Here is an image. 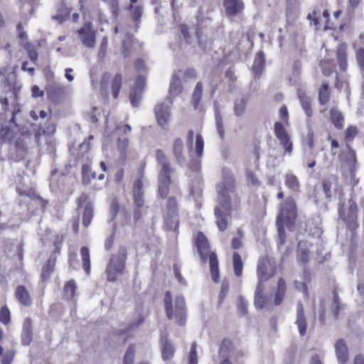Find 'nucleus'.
<instances>
[{
	"label": "nucleus",
	"instance_id": "nucleus-1",
	"mask_svg": "<svg viewBox=\"0 0 364 364\" xmlns=\"http://www.w3.org/2000/svg\"><path fill=\"white\" fill-rule=\"evenodd\" d=\"M218 192L215 215L219 230L224 231L228 228L231 210L240 203V198L235 193V178L230 170H223V181L218 186Z\"/></svg>",
	"mask_w": 364,
	"mask_h": 364
},
{
	"label": "nucleus",
	"instance_id": "nucleus-2",
	"mask_svg": "<svg viewBox=\"0 0 364 364\" xmlns=\"http://www.w3.org/2000/svg\"><path fill=\"white\" fill-rule=\"evenodd\" d=\"M296 218V204L291 198H287L281 205L280 214L277 218L278 234L281 244H284V229L286 225L289 230H292Z\"/></svg>",
	"mask_w": 364,
	"mask_h": 364
},
{
	"label": "nucleus",
	"instance_id": "nucleus-3",
	"mask_svg": "<svg viewBox=\"0 0 364 364\" xmlns=\"http://www.w3.org/2000/svg\"><path fill=\"white\" fill-rule=\"evenodd\" d=\"M257 272L259 282L255 289L254 304L257 309H261L266 304L262 283L267 281L274 274L270 261L267 258L262 259L257 265Z\"/></svg>",
	"mask_w": 364,
	"mask_h": 364
},
{
	"label": "nucleus",
	"instance_id": "nucleus-4",
	"mask_svg": "<svg viewBox=\"0 0 364 364\" xmlns=\"http://www.w3.org/2000/svg\"><path fill=\"white\" fill-rule=\"evenodd\" d=\"M164 305L167 318L169 320L175 319L178 324L183 326L186 319L184 298L182 296H178L175 299L174 306H173L171 293L166 291L164 296Z\"/></svg>",
	"mask_w": 364,
	"mask_h": 364
},
{
	"label": "nucleus",
	"instance_id": "nucleus-5",
	"mask_svg": "<svg viewBox=\"0 0 364 364\" xmlns=\"http://www.w3.org/2000/svg\"><path fill=\"white\" fill-rule=\"evenodd\" d=\"M156 156L158 162L161 166L159 177V191L161 197H166L168 194V186L171 183L169 175L171 168L168 159L161 150L156 151Z\"/></svg>",
	"mask_w": 364,
	"mask_h": 364
},
{
	"label": "nucleus",
	"instance_id": "nucleus-6",
	"mask_svg": "<svg viewBox=\"0 0 364 364\" xmlns=\"http://www.w3.org/2000/svg\"><path fill=\"white\" fill-rule=\"evenodd\" d=\"M127 258V250L121 247L116 256L112 257L106 269L107 280L114 282L117 277L123 273L125 260Z\"/></svg>",
	"mask_w": 364,
	"mask_h": 364
},
{
	"label": "nucleus",
	"instance_id": "nucleus-7",
	"mask_svg": "<svg viewBox=\"0 0 364 364\" xmlns=\"http://www.w3.org/2000/svg\"><path fill=\"white\" fill-rule=\"evenodd\" d=\"M121 83L122 76L120 75L112 76L109 73H105L101 82V91L105 95H107L109 91H112L114 98H117Z\"/></svg>",
	"mask_w": 364,
	"mask_h": 364
},
{
	"label": "nucleus",
	"instance_id": "nucleus-8",
	"mask_svg": "<svg viewBox=\"0 0 364 364\" xmlns=\"http://www.w3.org/2000/svg\"><path fill=\"white\" fill-rule=\"evenodd\" d=\"M78 37L82 44L89 48H92L96 43V32L92 23L87 22L77 31Z\"/></svg>",
	"mask_w": 364,
	"mask_h": 364
},
{
	"label": "nucleus",
	"instance_id": "nucleus-9",
	"mask_svg": "<svg viewBox=\"0 0 364 364\" xmlns=\"http://www.w3.org/2000/svg\"><path fill=\"white\" fill-rule=\"evenodd\" d=\"M178 222L177 202L175 198H171L167 203V213L165 217L167 229L176 232L178 229Z\"/></svg>",
	"mask_w": 364,
	"mask_h": 364
},
{
	"label": "nucleus",
	"instance_id": "nucleus-10",
	"mask_svg": "<svg viewBox=\"0 0 364 364\" xmlns=\"http://www.w3.org/2000/svg\"><path fill=\"white\" fill-rule=\"evenodd\" d=\"M155 114L159 125L163 129H167L171 119L169 105H158L155 108Z\"/></svg>",
	"mask_w": 364,
	"mask_h": 364
},
{
	"label": "nucleus",
	"instance_id": "nucleus-11",
	"mask_svg": "<svg viewBox=\"0 0 364 364\" xmlns=\"http://www.w3.org/2000/svg\"><path fill=\"white\" fill-rule=\"evenodd\" d=\"M144 87L145 77L139 74L136 77L134 88L130 94V102L133 107H137L139 105Z\"/></svg>",
	"mask_w": 364,
	"mask_h": 364
},
{
	"label": "nucleus",
	"instance_id": "nucleus-12",
	"mask_svg": "<svg viewBox=\"0 0 364 364\" xmlns=\"http://www.w3.org/2000/svg\"><path fill=\"white\" fill-rule=\"evenodd\" d=\"M314 16L311 23H314L317 30H328L332 29L333 23L329 21L330 14L327 11H324L322 15L317 16L316 13L314 12L312 15H309L311 18Z\"/></svg>",
	"mask_w": 364,
	"mask_h": 364
},
{
	"label": "nucleus",
	"instance_id": "nucleus-13",
	"mask_svg": "<svg viewBox=\"0 0 364 364\" xmlns=\"http://www.w3.org/2000/svg\"><path fill=\"white\" fill-rule=\"evenodd\" d=\"M196 245L202 259L206 262L209 259V255L214 254L210 250V245L206 237L202 233L198 232L196 240Z\"/></svg>",
	"mask_w": 364,
	"mask_h": 364
},
{
	"label": "nucleus",
	"instance_id": "nucleus-14",
	"mask_svg": "<svg viewBox=\"0 0 364 364\" xmlns=\"http://www.w3.org/2000/svg\"><path fill=\"white\" fill-rule=\"evenodd\" d=\"M223 6L228 16H235L242 12L244 3L242 0H224Z\"/></svg>",
	"mask_w": 364,
	"mask_h": 364
},
{
	"label": "nucleus",
	"instance_id": "nucleus-15",
	"mask_svg": "<svg viewBox=\"0 0 364 364\" xmlns=\"http://www.w3.org/2000/svg\"><path fill=\"white\" fill-rule=\"evenodd\" d=\"M334 347L338 364H347L349 354L346 342L343 339H340L335 343Z\"/></svg>",
	"mask_w": 364,
	"mask_h": 364
},
{
	"label": "nucleus",
	"instance_id": "nucleus-16",
	"mask_svg": "<svg viewBox=\"0 0 364 364\" xmlns=\"http://www.w3.org/2000/svg\"><path fill=\"white\" fill-rule=\"evenodd\" d=\"M173 153L178 164L183 165L186 161V151L183 147V143L179 138L176 139L173 141Z\"/></svg>",
	"mask_w": 364,
	"mask_h": 364
},
{
	"label": "nucleus",
	"instance_id": "nucleus-17",
	"mask_svg": "<svg viewBox=\"0 0 364 364\" xmlns=\"http://www.w3.org/2000/svg\"><path fill=\"white\" fill-rule=\"evenodd\" d=\"M311 245L308 241H301L298 245V259L299 262L302 263H306L308 262L311 251L310 248L311 247Z\"/></svg>",
	"mask_w": 364,
	"mask_h": 364
},
{
	"label": "nucleus",
	"instance_id": "nucleus-18",
	"mask_svg": "<svg viewBox=\"0 0 364 364\" xmlns=\"http://www.w3.org/2000/svg\"><path fill=\"white\" fill-rule=\"evenodd\" d=\"M295 324L297 326L300 336H304L306 333V322L304 314V309L301 304L297 306V313L295 319Z\"/></svg>",
	"mask_w": 364,
	"mask_h": 364
},
{
	"label": "nucleus",
	"instance_id": "nucleus-19",
	"mask_svg": "<svg viewBox=\"0 0 364 364\" xmlns=\"http://www.w3.org/2000/svg\"><path fill=\"white\" fill-rule=\"evenodd\" d=\"M232 350V343L230 340H223L219 350L220 355L223 359L220 364H231L229 362V354Z\"/></svg>",
	"mask_w": 364,
	"mask_h": 364
},
{
	"label": "nucleus",
	"instance_id": "nucleus-20",
	"mask_svg": "<svg viewBox=\"0 0 364 364\" xmlns=\"http://www.w3.org/2000/svg\"><path fill=\"white\" fill-rule=\"evenodd\" d=\"M183 90L180 79V73H174L170 84L169 93L173 96H177Z\"/></svg>",
	"mask_w": 364,
	"mask_h": 364
},
{
	"label": "nucleus",
	"instance_id": "nucleus-21",
	"mask_svg": "<svg viewBox=\"0 0 364 364\" xmlns=\"http://www.w3.org/2000/svg\"><path fill=\"white\" fill-rule=\"evenodd\" d=\"M264 63V54L259 51L255 58L252 70L255 77H259L262 72Z\"/></svg>",
	"mask_w": 364,
	"mask_h": 364
},
{
	"label": "nucleus",
	"instance_id": "nucleus-22",
	"mask_svg": "<svg viewBox=\"0 0 364 364\" xmlns=\"http://www.w3.org/2000/svg\"><path fill=\"white\" fill-rule=\"evenodd\" d=\"M298 97L299 99L300 104L308 117H310L313 114V111L311 106V98L306 95L304 92L299 91L298 92Z\"/></svg>",
	"mask_w": 364,
	"mask_h": 364
},
{
	"label": "nucleus",
	"instance_id": "nucleus-23",
	"mask_svg": "<svg viewBox=\"0 0 364 364\" xmlns=\"http://www.w3.org/2000/svg\"><path fill=\"white\" fill-rule=\"evenodd\" d=\"M208 260L212 279L214 282H218L220 280V274L218 269V260L216 255L215 254H210Z\"/></svg>",
	"mask_w": 364,
	"mask_h": 364
},
{
	"label": "nucleus",
	"instance_id": "nucleus-24",
	"mask_svg": "<svg viewBox=\"0 0 364 364\" xmlns=\"http://www.w3.org/2000/svg\"><path fill=\"white\" fill-rule=\"evenodd\" d=\"M286 292V284L284 279L280 278L277 283V288L274 299V304L279 306L282 304Z\"/></svg>",
	"mask_w": 364,
	"mask_h": 364
},
{
	"label": "nucleus",
	"instance_id": "nucleus-25",
	"mask_svg": "<svg viewBox=\"0 0 364 364\" xmlns=\"http://www.w3.org/2000/svg\"><path fill=\"white\" fill-rule=\"evenodd\" d=\"M339 213L343 218H348L351 220L355 218L356 204L353 200L348 201V209H346L344 205H341L339 208Z\"/></svg>",
	"mask_w": 364,
	"mask_h": 364
},
{
	"label": "nucleus",
	"instance_id": "nucleus-26",
	"mask_svg": "<svg viewBox=\"0 0 364 364\" xmlns=\"http://www.w3.org/2000/svg\"><path fill=\"white\" fill-rule=\"evenodd\" d=\"M16 296L19 302L24 306H28L31 299L28 290L23 286H18L16 290Z\"/></svg>",
	"mask_w": 364,
	"mask_h": 364
},
{
	"label": "nucleus",
	"instance_id": "nucleus-27",
	"mask_svg": "<svg viewBox=\"0 0 364 364\" xmlns=\"http://www.w3.org/2000/svg\"><path fill=\"white\" fill-rule=\"evenodd\" d=\"M129 146V141L127 138L119 139L117 141V149L119 151V161L124 164L127 159V150Z\"/></svg>",
	"mask_w": 364,
	"mask_h": 364
},
{
	"label": "nucleus",
	"instance_id": "nucleus-28",
	"mask_svg": "<svg viewBox=\"0 0 364 364\" xmlns=\"http://www.w3.org/2000/svg\"><path fill=\"white\" fill-rule=\"evenodd\" d=\"M162 358L164 360L171 359L175 352L173 345L168 340H162Z\"/></svg>",
	"mask_w": 364,
	"mask_h": 364
},
{
	"label": "nucleus",
	"instance_id": "nucleus-29",
	"mask_svg": "<svg viewBox=\"0 0 364 364\" xmlns=\"http://www.w3.org/2000/svg\"><path fill=\"white\" fill-rule=\"evenodd\" d=\"M285 185L292 191H298L299 189V181L296 176L288 173L285 176Z\"/></svg>",
	"mask_w": 364,
	"mask_h": 364
},
{
	"label": "nucleus",
	"instance_id": "nucleus-30",
	"mask_svg": "<svg viewBox=\"0 0 364 364\" xmlns=\"http://www.w3.org/2000/svg\"><path fill=\"white\" fill-rule=\"evenodd\" d=\"M32 341L31 324L29 320H27L23 326L22 333V342L24 345L28 346Z\"/></svg>",
	"mask_w": 364,
	"mask_h": 364
},
{
	"label": "nucleus",
	"instance_id": "nucleus-31",
	"mask_svg": "<svg viewBox=\"0 0 364 364\" xmlns=\"http://www.w3.org/2000/svg\"><path fill=\"white\" fill-rule=\"evenodd\" d=\"M93 216V205L91 203H87L83 210L82 223L84 226L87 227L92 221Z\"/></svg>",
	"mask_w": 364,
	"mask_h": 364
},
{
	"label": "nucleus",
	"instance_id": "nucleus-32",
	"mask_svg": "<svg viewBox=\"0 0 364 364\" xmlns=\"http://www.w3.org/2000/svg\"><path fill=\"white\" fill-rule=\"evenodd\" d=\"M80 255L82 261L83 268L88 274L90 272V250L86 247H82L80 250Z\"/></svg>",
	"mask_w": 364,
	"mask_h": 364
},
{
	"label": "nucleus",
	"instance_id": "nucleus-33",
	"mask_svg": "<svg viewBox=\"0 0 364 364\" xmlns=\"http://www.w3.org/2000/svg\"><path fill=\"white\" fill-rule=\"evenodd\" d=\"M331 121L338 129H342L344 119L342 114L336 109L333 108L331 110Z\"/></svg>",
	"mask_w": 364,
	"mask_h": 364
},
{
	"label": "nucleus",
	"instance_id": "nucleus-34",
	"mask_svg": "<svg viewBox=\"0 0 364 364\" xmlns=\"http://www.w3.org/2000/svg\"><path fill=\"white\" fill-rule=\"evenodd\" d=\"M346 46L341 45L337 51V58L341 70L344 71L347 68V60L346 55Z\"/></svg>",
	"mask_w": 364,
	"mask_h": 364
},
{
	"label": "nucleus",
	"instance_id": "nucleus-35",
	"mask_svg": "<svg viewBox=\"0 0 364 364\" xmlns=\"http://www.w3.org/2000/svg\"><path fill=\"white\" fill-rule=\"evenodd\" d=\"M76 284L75 280L68 281L64 287V295L67 299H73L75 296Z\"/></svg>",
	"mask_w": 364,
	"mask_h": 364
},
{
	"label": "nucleus",
	"instance_id": "nucleus-36",
	"mask_svg": "<svg viewBox=\"0 0 364 364\" xmlns=\"http://www.w3.org/2000/svg\"><path fill=\"white\" fill-rule=\"evenodd\" d=\"M234 272L236 276L240 277L242 273L243 264L241 257L237 252H234L232 255Z\"/></svg>",
	"mask_w": 364,
	"mask_h": 364
},
{
	"label": "nucleus",
	"instance_id": "nucleus-37",
	"mask_svg": "<svg viewBox=\"0 0 364 364\" xmlns=\"http://www.w3.org/2000/svg\"><path fill=\"white\" fill-rule=\"evenodd\" d=\"M274 135L278 140L289 137L286 129L280 122H276L274 126Z\"/></svg>",
	"mask_w": 364,
	"mask_h": 364
},
{
	"label": "nucleus",
	"instance_id": "nucleus-38",
	"mask_svg": "<svg viewBox=\"0 0 364 364\" xmlns=\"http://www.w3.org/2000/svg\"><path fill=\"white\" fill-rule=\"evenodd\" d=\"M55 260V257H50L49 259L48 260V263L46 266L43 268L41 274L42 279L43 280H46L50 277L51 272L53 271Z\"/></svg>",
	"mask_w": 364,
	"mask_h": 364
},
{
	"label": "nucleus",
	"instance_id": "nucleus-39",
	"mask_svg": "<svg viewBox=\"0 0 364 364\" xmlns=\"http://www.w3.org/2000/svg\"><path fill=\"white\" fill-rule=\"evenodd\" d=\"M202 93H203V85L201 82H199L196 84V87L193 92L192 103H193L195 109L197 108V107L200 102V98L202 96Z\"/></svg>",
	"mask_w": 364,
	"mask_h": 364
},
{
	"label": "nucleus",
	"instance_id": "nucleus-40",
	"mask_svg": "<svg viewBox=\"0 0 364 364\" xmlns=\"http://www.w3.org/2000/svg\"><path fill=\"white\" fill-rule=\"evenodd\" d=\"M247 100L244 98L237 100L234 105V113L237 117H242L245 114Z\"/></svg>",
	"mask_w": 364,
	"mask_h": 364
},
{
	"label": "nucleus",
	"instance_id": "nucleus-41",
	"mask_svg": "<svg viewBox=\"0 0 364 364\" xmlns=\"http://www.w3.org/2000/svg\"><path fill=\"white\" fill-rule=\"evenodd\" d=\"M319 102L321 104H326L329 100V88L327 84H323L318 93Z\"/></svg>",
	"mask_w": 364,
	"mask_h": 364
},
{
	"label": "nucleus",
	"instance_id": "nucleus-42",
	"mask_svg": "<svg viewBox=\"0 0 364 364\" xmlns=\"http://www.w3.org/2000/svg\"><path fill=\"white\" fill-rule=\"evenodd\" d=\"M279 141L280 144L284 148V154L291 155L293 151V143L291 141L290 136Z\"/></svg>",
	"mask_w": 364,
	"mask_h": 364
},
{
	"label": "nucleus",
	"instance_id": "nucleus-43",
	"mask_svg": "<svg viewBox=\"0 0 364 364\" xmlns=\"http://www.w3.org/2000/svg\"><path fill=\"white\" fill-rule=\"evenodd\" d=\"M204 148V141L202 136L198 134L196 136V152L198 157L203 155Z\"/></svg>",
	"mask_w": 364,
	"mask_h": 364
},
{
	"label": "nucleus",
	"instance_id": "nucleus-44",
	"mask_svg": "<svg viewBox=\"0 0 364 364\" xmlns=\"http://www.w3.org/2000/svg\"><path fill=\"white\" fill-rule=\"evenodd\" d=\"M177 73H180V78L182 77L183 80L185 82L191 79H194L197 76L196 71L193 68H188L183 73L181 71H178Z\"/></svg>",
	"mask_w": 364,
	"mask_h": 364
},
{
	"label": "nucleus",
	"instance_id": "nucleus-45",
	"mask_svg": "<svg viewBox=\"0 0 364 364\" xmlns=\"http://www.w3.org/2000/svg\"><path fill=\"white\" fill-rule=\"evenodd\" d=\"M135 350L134 346H130L126 351L124 357V364H133Z\"/></svg>",
	"mask_w": 364,
	"mask_h": 364
},
{
	"label": "nucleus",
	"instance_id": "nucleus-46",
	"mask_svg": "<svg viewBox=\"0 0 364 364\" xmlns=\"http://www.w3.org/2000/svg\"><path fill=\"white\" fill-rule=\"evenodd\" d=\"M198 358L196 351V343H193L188 355V364H198Z\"/></svg>",
	"mask_w": 364,
	"mask_h": 364
},
{
	"label": "nucleus",
	"instance_id": "nucleus-47",
	"mask_svg": "<svg viewBox=\"0 0 364 364\" xmlns=\"http://www.w3.org/2000/svg\"><path fill=\"white\" fill-rule=\"evenodd\" d=\"M0 321L4 324L10 321V311L6 306H3L0 311Z\"/></svg>",
	"mask_w": 364,
	"mask_h": 364
},
{
	"label": "nucleus",
	"instance_id": "nucleus-48",
	"mask_svg": "<svg viewBox=\"0 0 364 364\" xmlns=\"http://www.w3.org/2000/svg\"><path fill=\"white\" fill-rule=\"evenodd\" d=\"M294 287L296 289L301 291L306 298L309 297L308 288L305 283L296 280L294 282Z\"/></svg>",
	"mask_w": 364,
	"mask_h": 364
},
{
	"label": "nucleus",
	"instance_id": "nucleus-49",
	"mask_svg": "<svg viewBox=\"0 0 364 364\" xmlns=\"http://www.w3.org/2000/svg\"><path fill=\"white\" fill-rule=\"evenodd\" d=\"M247 181L252 186H257L259 185V180L257 175L253 171H247Z\"/></svg>",
	"mask_w": 364,
	"mask_h": 364
},
{
	"label": "nucleus",
	"instance_id": "nucleus-50",
	"mask_svg": "<svg viewBox=\"0 0 364 364\" xmlns=\"http://www.w3.org/2000/svg\"><path fill=\"white\" fill-rule=\"evenodd\" d=\"M107 47H108V39L107 37H104L102 39V41H101V43L100 46V48H99V56L100 58H103L105 55V54L107 53Z\"/></svg>",
	"mask_w": 364,
	"mask_h": 364
},
{
	"label": "nucleus",
	"instance_id": "nucleus-51",
	"mask_svg": "<svg viewBox=\"0 0 364 364\" xmlns=\"http://www.w3.org/2000/svg\"><path fill=\"white\" fill-rule=\"evenodd\" d=\"M333 313L334 316L337 317L339 314L340 310L343 309L342 304L341 303L340 299L337 294H334V301H333Z\"/></svg>",
	"mask_w": 364,
	"mask_h": 364
},
{
	"label": "nucleus",
	"instance_id": "nucleus-52",
	"mask_svg": "<svg viewBox=\"0 0 364 364\" xmlns=\"http://www.w3.org/2000/svg\"><path fill=\"white\" fill-rule=\"evenodd\" d=\"M132 128L129 124L117 125L115 129L116 134H129L131 132Z\"/></svg>",
	"mask_w": 364,
	"mask_h": 364
},
{
	"label": "nucleus",
	"instance_id": "nucleus-53",
	"mask_svg": "<svg viewBox=\"0 0 364 364\" xmlns=\"http://www.w3.org/2000/svg\"><path fill=\"white\" fill-rule=\"evenodd\" d=\"M237 306L242 314H245L247 311V301L242 297L239 298L237 301Z\"/></svg>",
	"mask_w": 364,
	"mask_h": 364
},
{
	"label": "nucleus",
	"instance_id": "nucleus-54",
	"mask_svg": "<svg viewBox=\"0 0 364 364\" xmlns=\"http://www.w3.org/2000/svg\"><path fill=\"white\" fill-rule=\"evenodd\" d=\"M130 9L132 11V16L135 21H138L142 15L143 9L140 6H130Z\"/></svg>",
	"mask_w": 364,
	"mask_h": 364
},
{
	"label": "nucleus",
	"instance_id": "nucleus-55",
	"mask_svg": "<svg viewBox=\"0 0 364 364\" xmlns=\"http://www.w3.org/2000/svg\"><path fill=\"white\" fill-rule=\"evenodd\" d=\"M358 63L362 70L364 71V49L359 48L356 52Z\"/></svg>",
	"mask_w": 364,
	"mask_h": 364
},
{
	"label": "nucleus",
	"instance_id": "nucleus-56",
	"mask_svg": "<svg viewBox=\"0 0 364 364\" xmlns=\"http://www.w3.org/2000/svg\"><path fill=\"white\" fill-rule=\"evenodd\" d=\"M26 49L28 53L29 58L33 61L36 62L38 58V54L36 50L31 45L26 46Z\"/></svg>",
	"mask_w": 364,
	"mask_h": 364
},
{
	"label": "nucleus",
	"instance_id": "nucleus-57",
	"mask_svg": "<svg viewBox=\"0 0 364 364\" xmlns=\"http://www.w3.org/2000/svg\"><path fill=\"white\" fill-rule=\"evenodd\" d=\"M134 202L137 207H141L144 205V194L143 192L134 193Z\"/></svg>",
	"mask_w": 364,
	"mask_h": 364
},
{
	"label": "nucleus",
	"instance_id": "nucleus-58",
	"mask_svg": "<svg viewBox=\"0 0 364 364\" xmlns=\"http://www.w3.org/2000/svg\"><path fill=\"white\" fill-rule=\"evenodd\" d=\"M15 353L10 351L6 353L2 358L1 364H11L14 360Z\"/></svg>",
	"mask_w": 364,
	"mask_h": 364
},
{
	"label": "nucleus",
	"instance_id": "nucleus-59",
	"mask_svg": "<svg viewBox=\"0 0 364 364\" xmlns=\"http://www.w3.org/2000/svg\"><path fill=\"white\" fill-rule=\"evenodd\" d=\"M358 133V129L355 127H349L346 132V137L348 140H352Z\"/></svg>",
	"mask_w": 364,
	"mask_h": 364
},
{
	"label": "nucleus",
	"instance_id": "nucleus-60",
	"mask_svg": "<svg viewBox=\"0 0 364 364\" xmlns=\"http://www.w3.org/2000/svg\"><path fill=\"white\" fill-rule=\"evenodd\" d=\"M215 125H216V128L218 129V132L219 134L220 137L223 138L224 136L225 131H224V129L223 127V122H222V119L220 117H218V116L216 117Z\"/></svg>",
	"mask_w": 364,
	"mask_h": 364
},
{
	"label": "nucleus",
	"instance_id": "nucleus-61",
	"mask_svg": "<svg viewBox=\"0 0 364 364\" xmlns=\"http://www.w3.org/2000/svg\"><path fill=\"white\" fill-rule=\"evenodd\" d=\"M306 145L311 150L314 147V133L311 131H309L305 139Z\"/></svg>",
	"mask_w": 364,
	"mask_h": 364
},
{
	"label": "nucleus",
	"instance_id": "nucleus-62",
	"mask_svg": "<svg viewBox=\"0 0 364 364\" xmlns=\"http://www.w3.org/2000/svg\"><path fill=\"white\" fill-rule=\"evenodd\" d=\"M279 117L284 120V123L288 125L289 114L287 107L282 106L279 109Z\"/></svg>",
	"mask_w": 364,
	"mask_h": 364
},
{
	"label": "nucleus",
	"instance_id": "nucleus-63",
	"mask_svg": "<svg viewBox=\"0 0 364 364\" xmlns=\"http://www.w3.org/2000/svg\"><path fill=\"white\" fill-rule=\"evenodd\" d=\"M321 66L322 67L323 73L325 75H330L331 73L333 72V66L332 64L330 63H322L321 64Z\"/></svg>",
	"mask_w": 364,
	"mask_h": 364
},
{
	"label": "nucleus",
	"instance_id": "nucleus-64",
	"mask_svg": "<svg viewBox=\"0 0 364 364\" xmlns=\"http://www.w3.org/2000/svg\"><path fill=\"white\" fill-rule=\"evenodd\" d=\"M31 90L32 96L35 98L43 96L44 92L41 90L37 85H33Z\"/></svg>",
	"mask_w": 364,
	"mask_h": 364
}]
</instances>
